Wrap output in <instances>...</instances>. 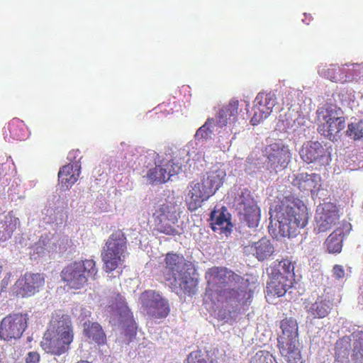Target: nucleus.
<instances>
[{"instance_id":"f257e3e1","label":"nucleus","mask_w":363,"mask_h":363,"mask_svg":"<svg viewBox=\"0 0 363 363\" xmlns=\"http://www.w3.org/2000/svg\"><path fill=\"white\" fill-rule=\"evenodd\" d=\"M73 339L74 332L70 317L60 311H55L52 315L40 346L48 353L61 355L69 349Z\"/></svg>"},{"instance_id":"f03ea898","label":"nucleus","mask_w":363,"mask_h":363,"mask_svg":"<svg viewBox=\"0 0 363 363\" xmlns=\"http://www.w3.org/2000/svg\"><path fill=\"white\" fill-rule=\"evenodd\" d=\"M225 176V170L218 168L206 172L200 182H191L185 200L188 210L194 212L200 208L223 185Z\"/></svg>"},{"instance_id":"7ed1b4c3","label":"nucleus","mask_w":363,"mask_h":363,"mask_svg":"<svg viewBox=\"0 0 363 363\" xmlns=\"http://www.w3.org/2000/svg\"><path fill=\"white\" fill-rule=\"evenodd\" d=\"M98 269L92 259L74 261L65 266L60 272L62 281L72 289H81L89 279H96Z\"/></svg>"},{"instance_id":"20e7f679","label":"nucleus","mask_w":363,"mask_h":363,"mask_svg":"<svg viewBox=\"0 0 363 363\" xmlns=\"http://www.w3.org/2000/svg\"><path fill=\"white\" fill-rule=\"evenodd\" d=\"M206 279L208 286L203 296V304L207 310H214L216 290L226 287L229 284H240L243 277L224 267H213L206 272Z\"/></svg>"},{"instance_id":"39448f33","label":"nucleus","mask_w":363,"mask_h":363,"mask_svg":"<svg viewBox=\"0 0 363 363\" xmlns=\"http://www.w3.org/2000/svg\"><path fill=\"white\" fill-rule=\"evenodd\" d=\"M127 250V239L121 230L113 233L106 242L101 252L104 269L106 272L114 271L124 261Z\"/></svg>"},{"instance_id":"423d86ee","label":"nucleus","mask_w":363,"mask_h":363,"mask_svg":"<svg viewBox=\"0 0 363 363\" xmlns=\"http://www.w3.org/2000/svg\"><path fill=\"white\" fill-rule=\"evenodd\" d=\"M252 292L243 281L240 284H229L221 289H217L214 299L216 302H223L226 306L237 309L238 307L247 306L252 301Z\"/></svg>"},{"instance_id":"0eeeda50","label":"nucleus","mask_w":363,"mask_h":363,"mask_svg":"<svg viewBox=\"0 0 363 363\" xmlns=\"http://www.w3.org/2000/svg\"><path fill=\"white\" fill-rule=\"evenodd\" d=\"M318 113L320 123L318 132L330 140H337L339 133L345 128V119L341 109L330 106Z\"/></svg>"},{"instance_id":"6e6552de","label":"nucleus","mask_w":363,"mask_h":363,"mask_svg":"<svg viewBox=\"0 0 363 363\" xmlns=\"http://www.w3.org/2000/svg\"><path fill=\"white\" fill-rule=\"evenodd\" d=\"M141 307L147 315L155 319L167 318L170 313L168 299L155 290H145L140 296Z\"/></svg>"},{"instance_id":"1a4fd4ad","label":"nucleus","mask_w":363,"mask_h":363,"mask_svg":"<svg viewBox=\"0 0 363 363\" xmlns=\"http://www.w3.org/2000/svg\"><path fill=\"white\" fill-rule=\"evenodd\" d=\"M27 313H11L4 317L0 323V338L9 341L21 337L28 326Z\"/></svg>"},{"instance_id":"9d476101","label":"nucleus","mask_w":363,"mask_h":363,"mask_svg":"<svg viewBox=\"0 0 363 363\" xmlns=\"http://www.w3.org/2000/svg\"><path fill=\"white\" fill-rule=\"evenodd\" d=\"M182 171V164L175 159L164 158L158 162L154 168L147 173V179L152 184L167 182L172 176L178 174Z\"/></svg>"},{"instance_id":"9b49d317","label":"nucleus","mask_w":363,"mask_h":363,"mask_svg":"<svg viewBox=\"0 0 363 363\" xmlns=\"http://www.w3.org/2000/svg\"><path fill=\"white\" fill-rule=\"evenodd\" d=\"M295 203L285 199L276 208L275 218L278 223L279 233L281 237L291 238L294 233Z\"/></svg>"},{"instance_id":"f8f14e48","label":"nucleus","mask_w":363,"mask_h":363,"mask_svg":"<svg viewBox=\"0 0 363 363\" xmlns=\"http://www.w3.org/2000/svg\"><path fill=\"white\" fill-rule=\"evenodd\" d=\"M340 215L337 206L332 202H325L318 206L315 213L317 232L325 233L339 220Z\"/></svg>"},{"instance_id":"ddd939ff","label":"nucleus","mask_w":363,"mask_h":363,"mask_svg":"<svg viewBox=\"0 0 363 363\" xmlns=\"http://www.w3.org/2000/svg\"><path fill=\"white\" fill-rule=\"evenodd\" d=\"M191 264L184 262V257L174 252H168L164 258V266L162 270L166 281L171 286H175L178 277L184 273Z\"/></svg>"},{"instance_id":"4468645a","label":"nucleus","mask_w":363,"mask_h":363,"mask_svg":"<svg viewBox=\"0 0 363 363\" xmlns=\"http://www.w3.org/2000/svg\"><path fill=\"white\" fill-rule=\"evenodd\" d=\"M277 104V97L274 93L259 92L254 101L253 116L250 120L252 125H257L267 118Z\"/></svg>"},{"instance_id":"2eb2a0df","label":"nucleus","mask_w":363,"mask_h":363,"mask_svg":"<svg viewBox=\"0 0 363 363\" xmlns=\"http://www.w3.org/2000/svg\"><path fill=\"white\" fill-rule=\"evenodd\" d=\"M238 204L247 225L250 228L257 227L260 219V210L249 190L244 189L242 191Z\"/></svg>"},{"instance_id":"dca6fc26","label":"nucleus","mask_w":363,"mask_h":363,"mask_svg":"<svg viewBox=\"0 0 363 363\" xmlns=\"http://www.w3.org/2000/svg\"><path fill=\"white\" fill-rule=\"evenodd\" d=\"M45 284V277L40 273H26L15 284L16 294L21 297L31 296Z\"/></svg>"},{"instance_id":"f3484780","label":"nucleus","mask_w":363,"mask_h":363,"mask_svg":"<svg viewBox=\"0 0 363 363\" xmlns=\"http://www.w3.org/2000/svg\"><path fill=\"white\" fill-rule=\"evenodd\" d=\"M292 321L284 319L280 327L282 335L279 337L280 352L288 363H295V343L294 342Z\"/></svg>"},{"instance_id":"a211bd4d","label":"nucleus","mask_w":363,"mask_h":363,"mask_svg":"<svg viewBox=\"0 0 363 363\" xmlns=\"http://www.w3.org/2000/svg\"><path fill=\"white\" fill-rule=\"evenodd\" d=\"M265 156L268 165L277 172L286 167L290 161L291 153L287 147L275 143L265 147Z\"/></svg>"},{"instance_id":"6ab92c4d","label":"nucleus","mask_w":363,"mask_h":363,"mask_svg":"<svg viewBox=\"0 0 363 363\" xmlns=\"http://www.w3.org/2000/svg\"><path fill=\"white\" fill-rule=\"evenodd\" d=\"M118 302L115 305L112 304L109 306L113 314L118 316L119 321L123 323L131 335L136 334V323L133 318V315L128 308L124 298L118 295Z\"/></svg>"},{"instance_id":"aec40b11","label":"nucleus","mask_w":363,"mask_h":363,"mask_svg":"<svg viewBox=\"0 0 363 363\" xmlns=\"http://www.w3.org/2000/svg\"><path fill=\"white\" fill-rule=\"evenodd\" d=\"M301 158L306 163L321 162L327 159V150L318 141L305 143L299 151Z\"/></svg>"},{"instance_id":"412c9836","label":"nucleus","mask_w":363,"mask_h":363,"mask_svg":"<svg viewBox=\"0 0 363 363\" xmlns=\"http://www.w3.org/2000/svg\"><path fill=\"white\" fill-rule=\"evenodd\" d=\"M352 230V225L348 222L342 223L326 239L325 245L329 253H340L342 248L344 239Z\"/></svg>"},{"instance_id":"4be33fe9","label":"nucleus","mask_w":363,"mask_h":363,"mask_svg":"<svg viewBox=\"0 0 363 363\" xmlns=\"http://www.w3.org/2000/svg\"><path fill=\"white\" fill-rule=\"evenodd\" d=\"M179 216V208L174 196L168 197L153 213L154 220H169L172 224L177 223Z\"/></svg>"},{"instance_id":"5701e85b","label":"nucleus","mask_w":363,"mask_h":363,"mask_svg":"<svg viewBox=\"0 0 363 363\" xmlns=\"http://www.w3.org/2000/svg\"><path fill=\"white\" fill-rule=\"evenodd\" d=\"M210 221L214 232L219 231L220 233H225L226 236L230 233L233 225L230 222V215L225 207L214 209L211 213Z\"/></svg>"},{"instance_id":"b1692460","label":"nucleus","mask_w":363,"mask_h":363,"mask_svg":"<svg viewBox=\"0 0 363 363\" xmlns=\"http://www.w3.org/2000/svg\"><path fill=\"white\" fill-rule=\"evenodd\" d=\"M239 101L231 100L226 106L220 109L216 116V123L219 127L227 125L234 127L238 115Z\"/></svg>"},{"instance_id":"393cba45","label":"nucleus","mask_w":363,"mask_h":363,"mask_svg":"<svg viewBox=\"0 0 363 363\" xmlns=\"http://www.w3.org/2000/svg\"><path fill=\"white\" fill-rule=\"evenodd\" d=\"M83 334L89 343L102 345L106 342V334L101 325L97 322L90 320L84 322L83 324Z\"/></svg>"},{"instance_id":"a878e982","label":"nucleus","mask_w":363,"mask_h":363,"mask_svg":"<svg viewBox=\"0 0 363 363\" xmlns=\"http://www.w3.org/2000/svg\"><path fill=\"white\" fill-rule=\"evenodd\" d=\"M80 174V166L78 164L64 165L58 172V179L62 186L69 189L77 180Z\"/></svg>"},{"instance_id":"bb28decb","label":"nucleus","mask_w":363,"mask_h":363,"mask_svg":"<svg viewBox=\"0 0 363 363\" xmlns=\"http://www.w3.org/2000/svg\"><path fill=\"white\" fill-rule=\"evenodd\" d=\"M296 180L300 190L311 192L312 195L318 193L321 186V178L315 173H301L296 177Z\"/></svg>"},{"instance_id":"cd10ccee","label":"nucleus","mask_w":363,"mask_h":363,"mask_svg":"<svg viewBox=\"0 0 363 363\" xmlns=\"http://www.w3.org/2000/svg\"><path fill=\"white\" fill-rule=\"evenodd\" d=\"M192 268H186L182 274L178 277L177 283L175 286H171L173 289H179L185 294L189 296L194 295L196 293L198 279L191 276L189 270Z\"/></svg>"},{"instance_id":"c85d7f7f","label":"nucleus","mask_w":363,"mask_h":363,"mask_svg":"<svg viewBox=\"0 0 363 363\" xmlns=\"http://www.w3.org/2000/svg\"><path fill=\"white\" fill-rule=\"evenodd\" d=\"M332 306L333 303L329 299L323 298V296H319L311 304L308 311L314 318H323L330 313Z\"/></svg>"},{"instance_id":"c756f323","label":"nucleus","mask_w":363,"mask_h":363,"mask_svg":"<svg viewBox=\"0 0 363 363\" xmlns=\"http://www.w3.org/2000/svg\"><path fill=\"white\" fill-rule=\"evenodd\" d=\"M253 255L259 261H263L270 257L274 252V247L269 240L263 238L255 242L252 247Z\"/></svg>"},{"instance_id":"7c9ffc66","label":"nucleus","mask_w":363,"mask_h":363,"mask_svg":"<svg viewBox=\"0 0 363 363\" xmlns=\"http://www.w3.org/2000/svg\"><path fill=\"white\" fill-rule=\"evenodd\" d=\"M10 135L15 140H23L27 136L26 127L24 122L19 118H13L8 125Z\"/></svg>"},{"instance_id":"2f4dec72","label":"nucleus","mask_w":363,"mask_h":363,"mask_svg":"<svg viewBox=\"0 0 363 363\" xmlns=\"http://www.w3.org/2000/svg\"><path fill=\"white\" fill-rule=\"evenodd\" d=\"M319 72L323 77L333 82H344L347 80L342 69L337 65H330L326 69H321Z\"/></svg>"},{"instance_id":"473e14b6","label":"nucleus","mask_w":363,"mask_h":363,"mask_svg":"<svg viewBox=\"0 0 363 363\" xmlns=\"http://www.w3.org/2000/svg\"><path fill=\"white\" fill-rule=\"evenodd\" d=\"M186 363H218L211 355L200 350L192 351L187 356Z\"/></svg>"},{"instance_id":"72a5a7b5","label":"nucleus","mask_w":363,"mask_h":363,"mask_svg":"<svg viewBox=\"0 0 363 363\" xmlns=\"http://www.w3.org/2000/svg\"><path fill=\"white\" fill-rule=\"evenodd\" d=\"M278 271L282 279L295 281L294 265L290 259H281L278 264Z\"/></svg>"},{"instance_id":"f704fd0d","label":"nucleus","mask_w":363,"mask_h":363,"mask_svg":"<svg viewBox=\"0 0 363 363\" xmlns=\"http://www.w3.org/2000/svg\"><path fill=\"white\" fill-rule=\"evenodd\" d=\"M308 208L302 201L296 199V227L303 228L308 222Z\"/></svg>"},{"instance_id":"c9c22d12","label":"nucleus","mask_w":363,"mask_h":363,"mask_svg":"<svg viewBox=\"0 0 363 363\" xmlns=\"http://www.w3.org/2000/svg\"><path fill=\"white\" fill-rule=\"evenodd\" d=\"M157 230L167 235H179L178 230L174 227L175 224L170 223L169 220H154Z\"/></svg>"},{"instance_id":"e433bc0d","label":"nucleus","mask_w":363,"mask_h":363,"mask_svg":"<svg viewBox=\"0 0 363 363\" xmlns=\"http://www.w3.org/2000/svg\"><path fill=\"white\" fill-rule=\"evenodd\" d=\"M346 134L354 140L363 139V123H350Z\"/></svg>"},{"instance_id":"4c0bfd02","label":"nucleus","mask_w":363,"mask_h":363,"mask_svg":"<svg viewBox=\"0 0 363 363\" xmlns=\"http://www.w3.org/2000/svg\"><path fill=\"white\" fill-rule=\"evenodd\" d=\"M294 281H289V284H283L281 281L272 282L268 287L272 293L277 295L279 297L284 296L286 291L292 288Z\"/></svg>"},{"instance_id":"58836bf2","label":"nucleus","mask_w":363,"mask_h":363,"mask_svg":"<svg viewBox=\"0 0 363 363\" xmlns=\"http://www.w3.org/2000/svg\"><path fill=\"white\" fill-rule=\"evenodd\" d=\"M213 119H208L206 122L197 130L195 134L196 138L205 140L210 138L213 132L212 130L211 129V126L213 124Z\"/></svg>"},{"instance_id":"ea45409f","label":"nucleus","mask_w":363,"mask_h":363,"mask_svg":"<svg viewBox=\"0 0 363 363\" xmlns=\"http://www.w3.org/2000/svg\"><path fill=\"white\" fill-rule=\"evenodd\" d=\"M20 224V220L18 218L13 216L6 217L5 221V231L8 237H11L12 233L16 230Z\"/></svg>"},{"instance_id":"a19ab883","label":"nucleus","mask_w":363,"mask_h":363,"mask_svg":"<svg viewBox=\"0 0 363 363\" xmlns=\"http://www.w3.org/2000/svg\"><path fill=\"white\" fill-rule=\"evenodd\" d=\"M333 277L335 279H340L345 277V270L343 267L340 264H335L333 269Z\"/></svg>"},{"instance_id":"79ce46f5","label":"nucleus","mask_w":363,"mask_h":363,"mask_svg":"<svg viewBox=\"0 0 363 363\" xmlns=\"http://www.w3.org/2000/svg\"><path fill=\"white\" fill-rule=\"evenodd\" d=\"M40 354L36 352H30L26 356V363H38Z\"/></svg>"},{"instance_id":"37998d69","label":"nucleus","mask_w":363,"mask_h":363,"mask_svg":"<svg viewBox=\"0 0 363 363\" xmlns=\"http://www.w3.org/2000/svg\"><path fill=\"white\" fill-rule=\"evenodd\" d=\"M264 352L259 351L258 352L256 353L255 357H259V359H261L262 357H264Z\"/></svg>"},{"instance_id":"c03bdc74","label":"nucleus","mask_w":363,"mask_h":363,"mask_svg":"<svg viewBox=\"0 0 363 363\" xmlns=\"http://www.w3.org/2000/svg\"><path fill=\"white\" fill-rule=\"evenodd\" d=\"M4 175V170L0 167V179Z\"/></svg>"},{"instance_id":"a18cd8bd","label":"nucleus","mask_w":363,"mask_h":363,"mask_svg":"<svg viewBox=\"0 0 363 363\" xmlns=\"http://www.w3.org/2000/svg\"><path fill=\"white\" fill-rule=\"evenodd\" d=\"M354 363H363V362L362 360H359V362L356 360Z\"/></svg>"}]
</instances>
